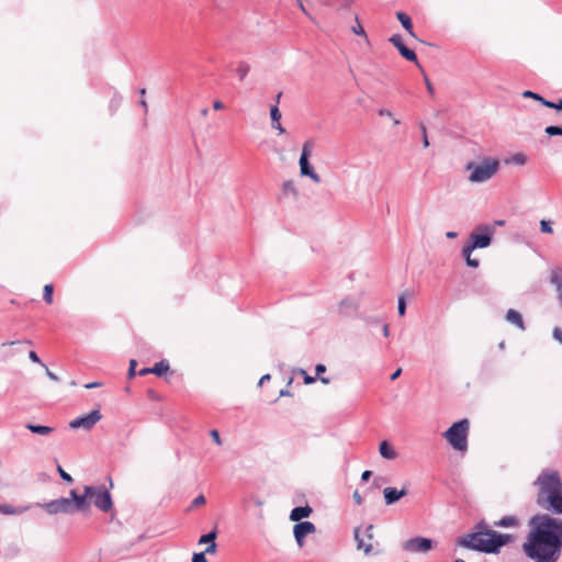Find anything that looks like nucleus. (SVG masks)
<instances>
[{"mask_svg": "<svg viewBox=\"0 0 562 562\" xmlns=\"http://www.w3.org/2000/svg\"><path fill=\"white\" fill-rule=\"evenodd\" d=\"M521 544L524 554L533 562H558L562 555V519L549 514L533 515Z\"/></svg>", "mask_w": 562, "mask_h": 562, "instance_id": "1", "label": "nucleus"}, {"mask_svg": "<svg viewBox=\"0 0 562 562\" xmlns=\"http://www.w3.org/2000/svg\"><path fill=\"white\" fill-rule=\"evenodd\" d=\"M512 540L510 535L498 533L490 529L488 525L482 520L475 525L473 532L458 538L457 544L484 553H498L501 548Z\"/></svg>", "mask_w": 562, "mask_h": 562, "instance_id": "2", "label": "nucleus"}, {"mask_svg": "<svg viewBox=\"0 0 562 562\" xmlns=\"http://www.w3.org/2000/svg\"><path fill=\"white\" fill-rule=\"evenodd\" d=\"M537 504L548 513L562 514V481L558 472L552 470L542 471L537 477Z\"/></svg>", "mask_w": 562, "mask_h": 562, "instance_id": "3", "label": "nucleus"}, {"mask_svg": "<svg viewBox=\"0 0 562 562\" xmlns=\"http://www.w3.org/2000/svg\"><path fill=\"white\" fill-rule=\"evenodd\" d=\"M69 495L72 496L75 506L79 512L88 510L91 503L103 513L113 509L111 494L104 485L85 486L82 495H79L76 490H71Z\"/></svg>", "mask_w": 562, "mask_h": 562, "instance_id": "4", "label": "nucleus"}, {"mask_svg": "<svg viewBox=\"0 0 562 562\" xmlns=\"http://www.w3.org/2000/svg\"><path fill=\"white\" fill-rule=\"evenodd\" d=\"M494 233L495 228L492 225L482 224L476 226L475 229L470 234V241L462 248V255L469 267H479V260L471 258V255L476 248L488 247L492 244V237Z\"/></svg>", "mask_w": 562, "mask_h": 562, "instance_id": "5", "label": "nucleus"}, {"mask_svg": "<svg viewBox=\"0 0 562 562\" xmlns=\"http://www.w3.org/2000/svg\"><path fill=\"white\" fill-rule=\"evenodd\" d=\"M470 171L468 180L471 183H483L491 180L499 170V160L492 157L484 158L480 164L470 161L465 165Z\"/></svg>", "mask_w": 562, "mask_h": 562, "instance_id": "6", "label": "nucleus"}, {"mask_svg": "<svg viewBox=\"0 0 562 562\" xmlns=\"http://www.w3.org/2000/svg\"><path fill=\"white\" fill-rule=\"evenodd\" d=\"M470 423L467 418L453 423L442 437L457 451H467Z\"/></svg>", "mask_w": 562, "mask_h": 562, "instance_id": "7", "label": "nucleus"}, {"mask_svg": "<svg viewBox=\"0 0 562 562\" xmlns=\"http://www.w3.org/2000/svg\"><path fill=\"white\" fill-rule=\"evenodd\" d=\"M314 148L313 140H306L302 146L301 156L299 159L300 173L303 177H308L314 183L322 181L321 177L315 172L314 168L310 164V157Z\"/></svg>", "mask_w": 562, "mask_h": 562, "instance_id": "8", "label": "nucleus"}, {"mask_svg": "<svg viewBox=\"0 0 562 562\" xmlns=\"http://www.w3.org/2000/svg\"><path fill=\"white\" fill-rule=\"evenodd\" d=\"M49 515H56L59 513L72 514L79 512L76 506L72 496L60 497L58 499L50 501L42 505Z\"/></svg>", "mask_w": 562, "mask_h": 562, "instance_id": "9", "label": "nucleus"}, {"mask_svg": "<svg viewBox=\"0 0 562 562\" xmlns=\"http://www.w3.org/2000/svg\"><path fill=\"white\" fill-rule=\"evenodd\" d=\"M435 546L434 540L429 538L415 537L403 542L402 548L407 552H419L426 553L430 551Z\"/></svg>", "mask_w": 562, "mask_h": 562, "instance_id": "10", "label": "nucleus"}, {"mask_svg": "<svg viewBox=\"0 0 562 562\" xmlns=\"http://www.w3.org/2000/svg\"><path fill=\"white\" fill-rule=\"evenodd\" d=\"M102 418L99 409H94L87 415L79 416L69 423L71 429L82 428L85 430H91L94 425Z\"/></svg>", "mask_w": 562, "mask_h": 562, "instance_id": "11", "label": "nucleus"}, {"mask_svg": "<svg viewBox=\"0 0 562 562\" xmlns=\"http://www.w3.org/2000/svg\"><path fill=\"white\" fill-rule=\"evenodd\" d=\"M359 305H360L359 297L346 296L338 303L337 313L340 316H345V317L355 316L358 313Z\"/></svg>", "mask_w": 562, "mask_h": 562, "instance_id": "12", "label": "nucleus"}, {"mask_svg": "<svg viewBox=\"0 0 562 562\" xmlns=\"http://www.w3.org/2000/svg\"><path fill=\"white\" fill-rule=\"evenodd\" d=\"M316 531V527L311 521H300L293 527V535L299 548H303L305 544V537L307 535L314 533Z\"/></svg>", "mask_w": 562, "mask_h": 562, "instance_id": "13", "label": "nucleus"}, {"mask_svg": "<svg viewBox=\"0 0 562 562\" xmlns=\"http://www.w3.org/2000/svg\"><path fill=\"white\" fill-rule=\"evenodd\" d=\"M400 52V54L408 61H414L417 64V56L413 49H409L403 43L402 36L398 34H394L389 40Z\"/></svg>", "mask_w": 562, "mask_h": 562, "instance_id": "14", "label": "nucleus"}, {"mask_svg": "<svg viewBox=\"0 0 562 562\" xmlns=\"http://www.w3.org/2000/svg\"><path fill=\"white\" fill-rule=\"evenodd\" d=\"M361 533V527H356L353 530V538L355 541L357 542V550H361L366 555H369L373 549L372 543L369 540L366 541L367 538L364 537V535L362 536Z\"/></svg>", "mask_w": 562, "mask_h": 562, "instance_id": "15", "label": "nucleus"}, {"mask_svg": "<svg viewBox=\"0 0 562 562\" xmlns=\"http://www.w3.org/2000/svg\"><path fill=\"white\" fill-rule=\"evenodd\" d=\"M550 283L554 286L558 300L562 306V269L553 268L550 271Z\"/></svg>", "mask_w": 562, "mask_h": 562, "instance_id": "16", "label": "nucleus"}, {"mask_svg": "<svg viewBox=\"0 0 562 562\" xmlns=\"http://www.w3.org/2000/svg\"><path fill=\"white\" fill-rule=\"evenodd\" d=\"M216 537H217V530L213 529L212 531L202 535L198 541L199 544H207L205 548V552L209 554H214L216 552Z\"/></svg>", "mask_w": 562, "mask_h": 562, "instance_id": "17", "label": "nucleus"}, {"mask_svg": "<svg viewBox=\"0 0 562 562\" xmlns=\"http://www.w3.org/2000/svg\"><path fill=\"white\" fill-rule=\"evenodd\" d=\"M406 494L407 491L405 488L397 491L394 487H385L383 490L384 499L387 505L394 504Z\"/></svg>", "mask_w": 562, "mask_h": 562, "instance_id": "18", "label": "nucleus"}, {"mask_svg": "<svg viewBox=\"0 0 562 562\" xmlns=\"http://www.w3.org/2000/svg\"><path fill=\"white\" fill-rule=\"evenodd\" d=\"M231 70L236 74V76L238 77V79L240 81H243L249 74L250 71V65L244 60H239L235 64H232L231 66Z\"/></svg>", "mask_w": 562, "mask_h": 562, "instance_id": "19", "label": "nucleus"}, {"mask_svg": "<svg viewBox=\"0 0 562 562\" xmlns=\"http://www.w3.org/2000/svg\"><path fill=\"white\" fill-rule=\"evenodd\" d=\"M505 319L515 325L517 328H519L520 330H525L526 329V326H525V323H524V319H522V316L519 312H517L516 310L514 308H509L505 315Z\"/></svg>", "mask_w": 562, "mask_h": 562, "instance_id": "20", "label": "nucleus"}, {"mask_svg": "<svg viewBox=\"0 0 562 562\" xmlns=\"http://www.w3.org/2000/svg\"><path fill=\"white\" fill-rule=\"evenodd\" d=\"M379 452L386 460H395L397 458V452L387 440L380 442Z\"/></svg>", "mask_w": 562, "mask_h": 562, "instance_id": "21", "label": "nucleus"}, {"mask_svg": "<svg viewBox=\"0 0 562 562\" xmlns=\"http://www.w3.org/2000/svg\"><path fill=\"white\" fill-rule=\"evenodd\" d=\"M312 513V508L310 506H299V507H294L292 510H291V514H290V519L292 521H299L303 518H306L311 515Z\"/></svg>", "mask_w": 562, "mask_h": 562, "instance_id": "22", "label": "nucleus"}, {"mask_svg": "<svg viewBox=\"0 0 562 562\" xmlns=\"http://www.w3.org/2000/svg\"><path fill=\"white\" fill-rule=\"evenodd\" d=\"M25 428L29 429L30 431H32L34 434H37V435H41V436H48V435H50L54 431L53 427L42 426V425H34V424H31V423H27L25 425Z\"/></svg>", "mask_w": 562, "mask_h": 562, "instance_id": "23", "label": "nucleus"}, {"mask_svg": "<svg viewBox=\"0 0 562 562\" xmlns=\"http://www.w3.org/2000/svg\"><path fill=\"white\" fill-rule=\"evenodd\" d=\"M519 525L518 519L515 516H504L499 520L494 522V527L510 528Z\"/></svg>", "mask_w": 562, "mask_h": 562, "instance_id": "24", "label": "nucleus"}, {"mask_svg": "<svg viewBox=\"0 0 562 562\" xmlns=\"http://www.w3.org/2000/svg\"><path fill=\"white\" fill-rule=\"evenodd\" d=\"M397 20L401 22L403 27L412 35L415 36V33L413 31V23L412 19L404 12H397L396 13Z\"/></svg>", "mask_w": 562, "mask_h": 562, "instance_id": "25", "label": "nucleus"}, {"mask_svg": "<svg viewBox=\"0 0 562 562\" xmlns=\"http://www.w3.org/2000/svg\"><path fill=\"white\" fill-rule=\"evenodd\" d=\"M29 507L15 508L9 504H0V513L4 515H19L24 513Z\"/></svg>", "mask_w": 562, "mask_h": 562, "instance_id": "26", "label": "nucleus"}, {"mask_svg": "<svg viewBox=\"0 0 562 562\" xmlns=\"http://www.w3.org/2000/svg\"><path fill=\"white\" fill-rule=\"evenodd\" d=\"M168 370H169V362L166 360H161V361L157 362L153 368H150V373L161 376Z\"/></svg>", "mask_w": 562, "mask_h": 562, "instance_id": "27", "label": "nucleus"}, {"mask_svg": "<svg viewBox=\"0 0 562 562\" xmlns=\"http://www.w3.org/2000/svg\"><path fill=\"white\" fill-rule=\"evenodd\" d=\"M282 191L286 195H297V189L293 180H286L282 186Z\"/></svg>", "mask_w": 562, "mask_h": 562, "instance_id": "28", "label": "nucleus"}, {"mask_svg": "<svg viewBox=\"0 0 562 562\" xmlns=\"http://www.w3.org/2000/svg\"><path fill=\"white\" fill-rule=\"evenodd\" d=\"M53 292H54L53 284H46V285H44V289H43V299H44V301H45L47 304H52V303H53Z\"/></svg>", "mask_w": 562, "mask_h": 562, "instance_id": "29", "label": "nucleus"}, {"mask_svg": "<svg viewBox=\"0 0 562 562\" xmlns=\"http://www.w3.org/2000/svg\"><path fill=\"white\" fill-rule=\"evenodd\" d=\"M406 295H407V292L402 293L398 296L397 311H398L400 316H404L406 313V301H405Z\"/></svg>", "mask_w": 562, "mask_h": 562, "instance_id": "30", "label": "nucleus"}, {"mask_svg": "<svg viewBox=\"0 0 562 562\" xmlns=\"http://www.w3.org/2000/svg\"><path fill=\"white\" fill-rule=\"evenodd\" d=\"M510 161L518 166H524L527 162V156L522 153H517L512 156Z\"/></svg>", "mask_w": 562, "mask_h": 562, "instance_id": "31", "label": "nucleus"}, {"mask_svg": "<svg viewBox=\"0 0 562 562\" xmlns=\"http://www.w3.org/2000/svg\"><path fill=\"white\" fill-rule=\"evenodd\" d=\"M19 344H20L19 341L3 342V344H1V346H0V351H2V352H3V356H4V357H11V356H13L18 350H12V351H10V352H7V351H5V349H7L8 347H12V346H15V345H19Z\"/></svg>", "mask_w": 562, "mask_h": 562, "instance_id": "32", "label": "nucleus"}, {"mask_svg": "<svg viewBox=\"0 0 562 562\" xmlns=\"http://www.w3.org/2000/svg\"><path fill=\"white\" fill-rule=\"evenodd\" d=\"M522 97L524 98H530V99H533L536 101H539L542 105H543V102H548V100L543 99L540 94L536 93V92H532L530 90H526L522 92Z\"/></svg>", "mask_w": 562, "mask_h": 562, "instance_id": "33", "label": "nucleus"}, {"mask_svg": "<svg viewBox=\"0 0 562 562\" xmlns=\"http://www.w3.org/2000/svg\"><path fill=\"white\" fill-rule=\"evenodd\" d=\"M270 116H271V121L272 123H278L280 122V119H281V112L279 110V108L277 105H273L271 109H270Z\"/></svg>", "mask_w": 562, "mask_h": 562, "instance_id": "34", "label": "nucleus"}, {"mask_svg": "<svg viewBox=\"0 0 562 562\" xmlns=\"http://www.w3.org/2000/svg\"><path fill=\"white\" fill-rule=\"evenodd\" d=\"M544 132L550 136H557V135L562 136V127H560V126H554V125L547 126Z\"/></svg>", "mask_w": 562, "mask_h": 562, "instance_id": "35", "label": "nucleus"}, {"mask_svg": "<svg viewBox=\"0 0 562 562\" xmlns=\"http://www.w3.org/2000/svg\"><path fill=\"white\" fill-rule=\"evenodd\" d=\"M540 231L546 234H552L553 228H552L551 222L541 220L540 221Z\"/></svg>", "mask_w": 562, "mask_h": 562, "instance_id": "36", "label": "nucleus"}, {"mask_svg": "<svg viewBox=\"0 0 562 562\" xmlns=\"http://www.w3.org/2000/svg\"><path fill=\"white\" fill-rule=\"evenodd\" d=\"M356 22L357 24L355 26H352V32L357 35H361V36H364L366 40L368 41V37H367V34L364 32V29L362 27V25L359 23L358 19H356Z\"/></svg>", "mask_w": 562, "mask_h": 562, "instance_id": "37", "label": "nucleus"}, {"mask_svg": "<svg viewBox=\"0 0 562 562\" xmlns=\"http://www.w3.org/2000/svg\"><path fill=\"white\" fill-rule=\"evenodd\" d=\"M205 550L203 552L193 553L192 555V562H207V559L205 558Z\"/></svg>", "mask_w": 562, "mask_h": 562, "instance_id": "38", "label": "nucleus"}, {"mask_svg": "<svg viewBox=\"0 0 562 562\" xmlns=\"http://www.w3.org/2000/svg\"><path fill=\"white\" fill-rule=\"evenodd\" d=\"M543 105L547 108H550V109H555L558 111H562V99L559 100V102H552V101L543 102Z\"/></svg>", "mask_w": 562, "mask_h": 562, "instance_id": "39", "label": "nucleus"}, {"mask_svg": "<svg viewBox=\"0 0 562 562\" xmlns=\"http://www.w3.org/2000/svg\"><path fill=\"white\" fill-rule=\"evenodd\" d=\"M57 470H58V473H59L60 477L64 481L69 482V483L72 482L71 475L68 474L60 465H58Z\"/></svg>", "mask_w": 562, "mask_h": 562, "instance_id": "40", "label": "nucleus"}, {"mask_svg": "<svg viewBox=\"0 0 562 562\" xmlns=\"http://www.w3.org/2000/svg\"><path fill=\"white\" fill-rule=\"evenodd\" d=\"M373 525H368L366 528H364V531H363V535L364 537L367 538V540L371 541L373 539Z\"/></svg>", "mask_w": 562, "mask_h": 562, "instance_id": "41", "label": "nucleus"}, {"mask_svg": "<svg viewBox=\"0 0 562 562\" xmlns=\"http://www.w3.org/2000/svg\"><path fill=\"white\" fill-rule=\"evenodd\" d=\"M210 436H211V438L214 440V442H215L217 446H221V445H222V439H221L220 432H218L216 429H212V430L210 431Z\"/></svg>", "mask_w": 562, "mask_h": 562, "instance_id": "42", "label": "nucleus"}, {"mask_svg": "<svg viewBox=\"0 0 562 562\" xmlns=\"http://www.w3.org/2000/svg\"><path fill=\"white\" fill-rule=\"evenodd\" d=\"M424 80H425V85H426V88H427V91L430 95H434L435 93V89H434V86L432 83L430 82L429 78L427 76H424Z\"/></svg>", "mask_w": 562, "mask_h": 562, "instance_id": "43", "label": "nucleus"}, {"mask_svg": "<svg viewBox=\"0 0 562 562\" xmlns=\"http://www.w3.org/2000/svg\"><path fill=\"white\" fill-rule=\"evenodd\" d=\"M29 358L35 362V363H40L41 366L45 367V364L41 361V359L38 358L37 353L35 351H30L29 352Z\"/></svg>", "mask_w": 562, "mask_h": 562, "instance_id": "44", "label": "nucleus"}, {"mask_svg": "<svg viewBox=\"0 0 562 562\" xmlns=\"http://www.w3.org/2000/svg\"><path fill=\"white\" fill-rule=\"evenodd\" d=\"M552 334H553V338H554L555 340H558L560 344H562V329H561V328H559V327H555V328L553 329V333H552Z\"/></svg>", "mask_w": 562, "mask_h": 562, "instance_id": "45", "label": "nucleus"}, {"mask_svg": "<svg viewBox=\"0 0 562 562\" xmlns=\"http://www.w3.org/2000/svg\"><path fill=\"white\" fill-rule=\"evenodd\" d=\"M205 497L203 495H199L196 496L193 502H192V506H201V505H204L205 504Z\"/></svg>", "mask_w": 562, "mask_h": 562, "instance_id": "46", "label": "nucleus"}, {"mask_svg": "<svg viewBox=\"0 0 562 562\" xmlns=\"http://www.w3.org/2000/svg\"><path fill=\"white\" fill-rule=\"evenodd\" d=\"M135 368H136V361L135 360H131L130 368H128V375H130V378L135 375Z\"/></svg>", "mask_w": 562, "mask_h": 562, "instance_id": "47", "label": "nucleus"}, {"mask_svg": "<svg viewBox=\"0 0 562 562\" xmlns=\"http://www.w3.org/2000/svg\"><path fill=\"white\" fill-rule=\"evenodd\" d=\"M45 368V371H46V374L47 376L53 380V381H59V378L53 372L50 371L46 366L44 367Z\"/></svg>", "mask_w": 562, "mask_h": 562, "instance_id": "48", "label": "nucleus"}, {"mask_svg": "<svg viewBox=\"0 0 562 562\" xmlns=\"http://www.w3.org/2000/svg\"><path fill=\"white\" fill-rule=\"evenodd\" d=\"M301 373L304 374V382L306 384H311V383L315 382V378L311 376V375H307L304 370H301Z\"/></svg>", "mask_w": 562, "mask_h": 562, "instance_id": "49", "label": "nucleus"}, {"mask_svg": "<svg viewBox=\"0 0 562 562\" xmlns=\"http://www.w3.org/2000/svg\"><path fill=\"white\" fill-rule=\"evenodd\" d=\"M422 132L424 134L423 145H424V147H428L429 146V142H428V137H427V134H426V127L424 125H422Z\"/></svg>", "mask_w": 562, "mask_h": 562, "instance_id": "50", "label": "nucleus"}, {"mask_svg": "<svg viewBox=\"0 0 562 562\" xmlns=\"http://www.w3.org/2000/svg\"><path fill=\"white\" fill-rule=\"evenodd\" d=\"M379 115L380 116H386V117H393L392 112L390 110H387V109L379 110Z\"/></svg>", "mask_w": 562, "mask_h": 562, "instance_id": "51", "label": "nucleus"}, {"mask_svg": "<svg viewBox=\"0 0 562 562\" xmlns=\"http://www.w3.org/2000/svg\"><path fill=\"white\" fill-rule=\"evenodd\" d=\"M352 496H353L356 504H358V505L362 504V497L360 496L358 491H356Z\"/></svg>", "mask_w": 562, "mask_h": 562, "instance_id": "52", "label": "nucleus"}, {"mask_svg": "<svg viewBox=\"0 0 562 562\" xmlns=\"http://www.w3.org/2000/svg\"><path fill=\"white\" fill-rule=\"evenodd\" d=\"M213 108H214V110L218 111V110H222L224 108V104H223L222 101L216 100V101L213 102Z\"/></svg>", "mask_w": 562, "mask_h": 562, "instance_id": "53", "label": "nucleus"}, {"mask_svg": "<svg viewBox=\"0 0 562 562\" xmlns=\"http://www.w3.org/2000/svg\"><path fill=\"white\" fill-rule=\"evenodd\" d=\"M315 371H316V374L319 375L321 373L325 372L326 371V367L324 364H317L315 367Z\"/></svg>", "mask_w": 562, "mask_h": 562, "instance_id": "54", "label": "nucleus"}, {"mask_svg": "<svg viewBox=\"0 0 562 562\" xmlns=\"http://www.w3.org/2000/svg\"><path fill=\"white\" fill-rule=\"evenodd\" d=\"M272 127L276 128L280 134H283L285 132V130L282 127V125L280 124V122L278 123H272Z\"/></svg>", "mask_w": 562, "mask_h": 562, "instance_id": "55", "label": "nucleus"}, {"mask_svg": "<svg viewBox=\"0 0 562 562\" xmlns=\"http://www.w3.org/2000/svg\"><path fill=\"white\" fill-rule=\"evenodd\" d=\"M371 475H372V472H371V471H369V470H367V471H364V472L362 473V475H361V480H362V481H368V480L370 479V476H371Z\"/></svg>", "mask_w": 562, "mask_h": 562, "instance_id": "56", "label": "nucleus"}, {"mask_svg": "<svg viewBox=\"0 0 562 562\" xmlns=\"http://www.w3.org/2000/svg\"><path fill=\"white\" fill-rule=\"evenodd\" d=\"M270 379H271V376H270V374H269V373H268V374H265V375H262V376L260 378V380H259V383H258V384H259V385H262L265 382L269 381Z\"/></svg>", "mask_w": 562, "mask_h": 562, "instance_id": "57", "label": "nucleus"}, {"mask_svg": "<svg viewBox=\"0 0 562 562\" xmlns=\"http://www.w3.org/2000/svg\"><path fill=\"white\" fill-rule=\"evenodd\" d=\"M101 383L100 382H92V383H88L85 385L86 389H93V387H98L100 386Z\"/></svg>", "mask_w": 562, "mask_h": 562, "instance_id": "58", "label": "nucleus"}, {"mask_svg": "<svg viewBox=\"0 0 562 562\" xmlns=\"http://www.w3.org/2000/svg\"><path fill=\"white\" fill-rule=\"evenodd\" d=\"M402 373V369H397L392 375H391V380L394 381L396 380Z\"/></svg>", "mask_w": 562, "mask_h": 562, "instance_id": "59", "label": "nucleus"}, {"mask_svg": "<svg viewBox=\"0 0 562 562\" xmlns=\"http://www.w3.org/2000/svg\"><path fill=\"white\" fill-rule=\"evenodd\" d=\"M382 333H383V336L389 337L390 330H389V325L387 324L383 325Z\"/></svg>", "mask_w": 562, "mask_h": 562, "instance_id": "60", "label": "nucleus"}, {"mask_svg": "<svg viewBox=\"0 0 562 562\" xmlns=\"http://www.w3.org/2000/svg\"><path fill=\"white\" fill-rule=\"evenodd\" d=\"M446 236H447V238L453 239V238H456L458 236V233H456V232H448L446 234Z\"/></svg>", "mask_w": 562, "mask_h": 562, "instance_id": "61", "label": "nucleus"}, {"mask_svg": "<svg viewBox=\"0 0 562 562\" xmlns=\"http://www.w3.org/2000/svg\"><path fill=\"white\" fill-rule=\"evenodd\" d=\"M147 373H150V368H145L139 371V375H145Z\"/></svg>", "mask_w": 562, "mask_h": 562, "instance_id": "62", "label": "nucleus"}, {"mask_svg": "<svg viewBox=\"0 0 562 562\" xmlns=\"http://www.w3.org/2000/svg\"><path fill=\"white\" fill-rule=\"evenodd\" d=\"M494 224L497 225V226H504L505 225V221L504 220H497V221H495Z\"/></svg>", "mask_w": 562, "mask_h": 562, "instance_id": "63", "label": "nucleus"}, {"mask_svg": "<svg viewBox=\"0 0 562 562\" xmlns=\"http://www.w3.org/2000/svg\"><path fill=\"white\" fill-rule=\"evenodd\" d=\"M140 105L147 111V102L144 99L140 101Z\"/></svg>", "mask_w": 562, "mask_h": 562, "instance_id": "64", "label": "nucleus"}]
</instances>
